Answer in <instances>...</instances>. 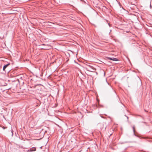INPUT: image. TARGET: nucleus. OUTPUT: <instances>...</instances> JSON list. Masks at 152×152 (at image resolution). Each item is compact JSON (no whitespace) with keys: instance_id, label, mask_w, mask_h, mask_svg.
Here are the masks:
<instances>
[{"instance_id":"1","label":"nucleus","mask_w":152,"mask_h":152,"mask_svg":"<svg viewBox=\"0 0 152 152\" xmlns=\"http://www.w3.org/2000/svg\"><path fill=\"white\" fill-rule=\"evenodd\" d=\"M86 66V68L88 71L93 72V71L94 70V68L91 66L87 64Z\"/></svg>"},{"instance_id":"2","label":"nucleus","mask_w":152,"mask_h":152,"mask_svg":"<svg viewBox=\"0 0 152 152\" xmlns=\"http://www.w3.org/2000/svg\"><path fill=\"white\" fill-rule=\"evenodd\" d=\"M40 46H43L44 47H42L41 48L42 49H45V50H47L49 49H50L49 47L50 46V45H46L45 44H42L41 45H40Z\"/></svg>"},{"instance_id":"3","label":"nucleus","mask_w":152,"mask_h":152,"mask_svg":"<svg viewBox=\"0 0 152 152\" xmlns=\"http://www.w3.org/2000/svg\"><path fill=\"white\" fill-rule=\"evenodd\" d=\"M107 58L108 60H111L114 61H118V59L116 58L108 57H107Z\"/></svg>"},{"instance_id":"4","label":"nucleus","mask_w":152,"mask_h":152,"mask_svg":"<svg viewBox=\"0 0 152 152\" xmlns=\"http://www.w3.org/2000/svg\"><path fill=\"white\" fill-rule=\"evenodd\" d=\"M36 150V148L35 147H32L30 148L28 150V151H30V152H32V151H35Z\"/></svg>"},{"instance_id":"5","label":"nucleus","mask_w":152,"mask_h":152,"mask_svg":"<svg viewBox=\"0 0 152 152\" xmlns=\"http://www.w3.org/2000/svg\"><path fill=\"white\" fill-rule=\"evenodd\" d=\"M10 64V63H8V64H6L5 65H4L3 67V71H5V69H6V68L7 67L9 66V65Z\"/></svg>"},{"instance_id":"6","label":"nucleus","mask_w":152,"mask_h":152,"mask_svg":"<svg viewBox=\"0 0 152 152\" xmlns=\"http://www.w3.org/2000/svg\"><path fill=\"white\" fill-rule=\"evenodd\" d=\"M132 128H133V132H134V135L135 136H136V134H135V129H134V126L133 127H132Z\"/></svg>"},{"instance_id":"7","label":"nucleus","mask_w":152,"mask_h":152,"mask_svg":"<svg viewBox=\"0 0 152 152\" xmlns=\"http://www.w3.org/2000/svg\"><path fill=\"white\" fill-rule=\"evenodd\" d=\"M11 132H12V136H13V131L12 130V128H11Z\"/></svg>"},{"instance_id":"8","label":"nucleus","mask_w":152,"mask_h":152,"mask_svg":"<svg viewBox=\"0 0 152 152\" xmlns=\"http://www.w3.org/2000/svg\"><path fill=\"white\" fill-rule=\"evenodd\" d=\"M110 88L114 92H115V91L113 90V88H112V87L111 86H110Z\"/></svg>"},{"instance_id":"9","label":"nucleus","mask_w":152,"mask_h":152,"mask_svg":"<svg viewBox=\"0 0 152 152\" xmlns=\"http://www.w3.org/2000/svg\"><path fill=\"white\" fill-rule=\"evenodd\" d=\"M127 119V121H128V117L127 116H126V115H125Z\"/></svg>"},{"instance_id":"10","label":"nucleus","mask_w":152,"mask_h":152,"mask_svg":"<svg viewBox=\"0 0 152 152\" xmlns=\"http://www.w3.org/2000/svg\"><path fill=\"white\" fill-rule=\"evenodd\" d=\"M108 24L109 26H110V25L109 23H108Z\"/></svg>"},{"instance_id":"11","label":"nucleus","mask_w":152,"mask_h":152,"mask_svg":"<svg viewBox=\"0 0 152 152\" xmlns=\"http://www.w3.org/2000/svg\"><path fill=\"white\" fill-rule=\"evenodd\" d=\"M111 30H110V32L109 33L111 32Z\"/></svg>"},{"instance_id":"12","label":"nucleus","mask_w":152,"mask_h":152,"mask_svg":"<svg viewBox=\"0 0 152 152\" xmlns=\"http://www.w3.org/2000/svg\"><path fill=\"white\" fill-rule=\"evenodd\" d=\"M107 84H108V85H109V83H108L107 82Z\"/></svg>"},{"instance_id":"13","label":"nucleus","mask_w":152,"mask_h":152,"mask_svg":"<svg viewBox=\"0 0 152 152\" xmlns=\"http://www.w3.org/2000/svg\"><path fill=\"white\" fill-rule=\"evenodd\" d=\"M145 111H146V112H147V111H146V110H145Z\"/></svg>"},{"instance_id":"14","label":"nucleus","mask_w":152,"mask_h":152,"mask_svg":"<svg viewBox=\"0 0 152 152\" xmlns=\"http://www.w3.org/2000/svg\"><path fill=\"white\" fill-rule=\"evenodd\" d=\"M105 75V72H104V75Z\"/></svg>"}]
</instances>
